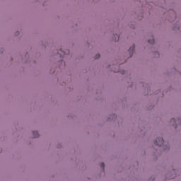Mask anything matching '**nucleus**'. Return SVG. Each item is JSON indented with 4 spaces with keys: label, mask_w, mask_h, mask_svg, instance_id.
<instances>
[{
    "label": "nucleus",
    "mask_w": 181,
    "mask_h": 181,
    "mask_svg": "<svg viewBox=\"0 0 181 181\" xmlns=\"http://www.w3.org/2000/svg\"><path fill=\"white\" fill-rule=\"evenodd\" d=\"M163 144H165V140H163V138L162 137H160L154 141V145L156 146H162Z\"/></svg>",
    "instance_id": "nucleus-1"
},
{
    "label": "nucleus",
    "mask_w": 181,
    "mask_h": 181,
    "mask_svg": "<svg viewBox=\"0 0 181 181\" xmlns=\"http://www.w3.org/2000/svg\"><path fill=\"white\" fill-rule=\"evenodd\" d=\"M134 49H135V45H132V47H130V48L129 49V53L130 54V57H132V54H134Z\"/></svg>",
    "instance_id": "nucleus-2"
},
{
    "label": "nucleus",
    "mask_w": 181,
    "mask_h": 181,
    "mask_svg": "<svg viewBox=\"0 0 181 181\" xmlns=\"http://www.w3.org/2000/svg\"><path fill=\"white\" fill-rule=\"evenodd\" d=\"M33 138H39V133L37 132H33Z\"/></svg>",
    "instance_id": "nucleus-3"
},
{
    "label": "nucleus",
    "mask_w": 181,
    "mask_h": 181,
    "mask_svg": "<svg viewBox=\"0 0 181 181\" xmlns=\"http://www.w3.org/2000/svg\"><path fill=\"white\" fill-rule=\"evenodd\" d=\"M115 42H118L119 40V35H115Z\"/></svg>",
    "instance_id": "nucleus-4"
},
{
    "label": "nucleus",
    "mask_w": 181,
    "mask_h": 181,
    "mask_svg": "<svg viewBox=\"0 0 181 181\" xmlns=\"http://www.w3.org/2000/svg\"><path fill=\"white\" fill-rule=\"evenodd\" d=\"M148 43H150V45H153V43H155V40L154 39L148 40Z\"/></svg>",
    "instance_id": "nucleus-5"
},
{
    "label": "nucleus",
    "mask_w": 181,
    "mask_h": 181,
    "mask_svg": "<svg viewBox=\"0 0 181 181\" xmlns=\"http://www.w3.org/2000/svg\"><path fill=\"white\" fill-rule=\"evenodd\" d=\"M105 165L104 164V163H100V168H102V169H104Z\"/></svg>",
    "instance_id": "nucleus-6"
},
{
    "label": "nucleus",
    "mask_w": 181,
    "mask_h": 181,
    "mask_svg": "<svg viewBox=\"0 0 181 181\" xmlns=\"http://www.w3.org/2000/svg\"><path fill=\"white\" fill-rule=\"evenodd\" d=\"M171 122H174V124H177V122L175 119H171Z\"/></svg>",
    "instance_id": "nucleus-7"
},
{
    "label": "nucleus",
    "mask_w": 181,
    "mask_h": 181,
    "mask_svg": "<svg viewBox=\"0 0 181 181\" xmlns=\"http://www.w3.org/2000/svg\"><path fill=\"white\" fill-rule=\"evenodd\" d=\"M95 59H100V54H96Z\"/></svg>",
    "instance_id": "nucleus-8"
}]
</instances>
